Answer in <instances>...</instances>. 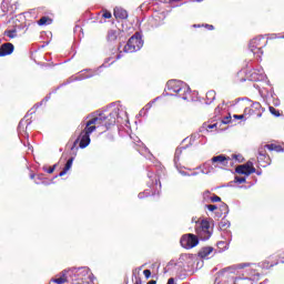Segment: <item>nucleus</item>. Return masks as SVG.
<instances>
[{
  "label": "nucleus",
  "mask_w": 284,
  "mask_h": 284,
  "mask_svg": "<svg viewBox=\"0 0 284 284\" xmlns=\"http://www.w3.org/2000/svg\"><path fill=\"white\" fill-rule=\"evenodd\" d=\"M224 123H227V121H224Z\"/></svg>",
  "instance_id": "79ce46f5"
},
{
  "label": "nucleus",
  "mask_w": 284,
  "mask_h": 284,
  "mask_svg": "<svg viewBox=\"0 0 284 284\" xmlns=\"http://www.w3.org/2000/svg\"><path fill=\"white\" fill-rule=\"evenodd\" d=\"M263 48H267V38L257 36L250 41V50L256 59H262L264 54Z\"/></svg>",
  "instance_id": "f257e3e1"
},
{
  "label": "nucleus",
  "mask_w": 284,
  "mask_h": 284,
  "mask_svg": "<svg viewBox=\"0 0 284 284\" xmlns=\"http://www.w3.org/2000/svg\"><path fill=\"white\" fill-rule=\"evenodd\" d=\"M213 252H214V247L204 246L199 251L197 256L200 258H207L210 256V254H212Z\"/></svg>",
  "instance_id": "4468645a"
},
{
  "label": "nucleus",
  "mask_w": 284,
  "mask_h": 284,
  "mask_svg": "<svg viewBox=\"0 0 284 284\" xmlns=\"http://www.w3.org/2000/svg\"><path fill=\"white\" fill-rule=\"evenodd\" d=\"M202 130H206V132H212V130H219V124L217 123L209 124L207 122H205L202 125Z\"/></svg>",
  "instance_id": "a211bd4d"
},
{
  "label": "nucleus",
  "mask_w": 284,
  "mask_h": 284,
  "mask_svg": "<svg viewBox=\"0 0 284 284\" xmlns=\"http://www.w3.org/2000/svg\"><path fill=\"white\" fill-rule=\"evenodd\" d=\"M245 115L247 119H261L265 109L260 102H253L250 106L245 108Z\"/></svg>",
  "instance_id": "7ed1b4c3"
},
{
  "label": "nucleus",
  "mask_w": 284,
  "mask_h": 284,
  "mask_svg": "<svg viewBox=\"0 0 284 284\" xmlns=\"http://www.w3.org/2000/svg\"><path fill=\"white\" fill-rule=\"evenodd\" d=\"M234 119H247V115H245V109H244V113L243 114H240V115H233Z\"/></svg>",
  "instance_id": "2f4dec72"
},
{
  "label": "nucleus",
  "mask_w": 284,
  "mask_h": 284,
  "mask_svg": "<svg viewBox=\"0 0 284 284\" xmlns=\"http://www.w3.org/2000/svg\"><path fill=\"white\" fill-rule=\"evenodd\" d=\"M268 110H270L271 114H273V116H281V112L278 110H276V108L270 106Z\"/></svg>",
  "instance_id": "5701e85b"
},
{
  "label": "nucleus",
  "mask_w": 284,
  "mask_h": 284,
  "mask_svg": "<svg viewBox=\"0 0 284 284\" xmlns=\"http://www.w3.org/2000/svg\"><path fill=\"white\" fill-rule=\"evenodd\" d=\"M103 19H112V12L105 10L102 14Z\"/></svg>",
  "instance_id": "bb28decb"
},
{
  "label": "nucleus",
  "mask_w": 284,
  "mask_h": 284,
  "mask_svg": "<svg viewBox=\"0 0 284 284\" xmlns=\"http://www.w3.org/2000/svg\"><path fill=\"white\" fill-rule=\"evenodd\" d=\"M111 63H114V60H113V61H111Z\"/></svg>",
  "instance_id": "a19ab883"
},
{
  "label": "nucleus",
  "mask_w": 284,
  "mask_h": 284,
  "mask_svg": "<svg viewBox=\"0 0 284 284\" xmlns=\"http://www.w3.org/2000/svg\"><path fill=\"white\" fill-rule=\"evenodd\" d=\"M168 91L170 94H174L175 97H181L182 99L185 98V88L183 87V83L176 80H171L166 83Z\"/></svg>",
  "instance_id": "20e7f679"
},
{
  "label": "nucleus",
  "mask_w": 284,
  "mask_h": 284,
  "mask_svg": "<svg viewBox=\"0 0 284 284\" xmlns=\"http://www.w3.org/2000/svg\"><path fill=\"white\" fill-rule=\"evenodd\" d=\"M113 14L115 19H128V11L122 8H115Z\"/></svg>",
  "instance_id": "dca6fc26"
},
{
  "label": "nucleus",
  "mask_w": 284,
  "mask_h": 284,
  "mask_svg": "<svg viewBox=\"0 0 284 284\" xmlns=\"http://www.w3.org/2000/svg\"><path fill=\"white\" fill-rule=\"evenodd\" d=\"M201 1H203V0H197V2H201Z\"/></svg>",
  "instance_id": "ea45409f"
},
{
  "label": "nucleus",
  "mask_w": 284,
  "mask_h": 284,
  "mask_svg": "<svg viewBox=\"0 0 284 284\" xmlns=\"http://www.w3.org/2000/svg\"><path fill=\"white\" fill-rule=\"evenodd\" d=\"M232 159H234L239 163H243V155H241V154H233Z\"/></svg>",
  "instance_id": "393cba45"
},
{
  "label": "nucleus",
  "mask_w": 284,
  "mask_h": 284,
  "mask_svg": "<svg viewBox=\"0 0 284 284\" xmlns=\"http://www.w3.org/2000/svg\"><path fill=\"white\" fill-rule=\"evenodd\" d=\"M148 284H156V281L151 280L150 282H148Z\"/></svg>",
  "instance_id": "e433bc0d"
},
{
  "label": "nucleus",
  "mask_w": 284,
  "mask_h": 284,
  "mask_svg": "<svg viewBox=\"0 0 284 284\" xmlns=\"http://www.w3.org/2000/svg\"><path fill=\"white\" fill-rule=\"evenodd\" d=\"M109 41H116V31H110L108 34Z\"/></svg>",
  "instance_id": "b1692460"
},
{
  "label": "nucleus",
  "mask_w": 284,
  "mask_h": 284,
  "mask_svg": "<svg viewBox=\"0 0 284 284\" xmlns=\"http://www.w3.org/2000/svg\"><path fill=\"white\" fill-rule=\"evenodd\" d=\"M134 284H142L141 277L136 278Z\"/></svg>",
  "instance_id": "f704fd0d"
},
{
  "label": "nucleus",
  "mask_w": 284,
  "mask_h": 284,
  "mask_svg": "<svg viewBox=\"0 0 284 284\" xmlns=\"http://www.w3.org/2000/svg\"><path fill=\"white\" fill-rule=\"evenodd\" d=\"M197 234L203 241H207L212 233L210 232V222L207 220H202L200 223V229L197 230Z\"/></svg>",
  "instance_id": "6e6552de"
},
{
  "label": "nucleus",
  "mask_w": 284,
  "mask_h": 284,
  "mask_svg": "<svg viewBox=\"0 0 284 284\" xmlns=\"http://www.w3.org/2000/svg\"><path fill=\"white\" fill-rule=\"evenodd\" d=\"M235 172L237 174H244V176H250V174H254L256 172V168H254V163L248 161L245 164L237 165Z\"/></svg>",
  "instance_id": "0eeeda50"
},
{
  "label": "nucleus",
  "mask_w": 284,
  "mask_h": 284,
  "mask_svg": "<svg viewBox=\"0 0 284 284\" xmlns=\"http://www.w3.org/2000/svg\"><path fill=\"white\" fill-rule=\"evenodd\" d=\"M246 179L243 176H235V183H245Z\"/></svg>",
  "instance_id": "c85d7f7f"
},
{
  "label": "nucleus",
  "mask_w": 284,
  "mask_h": 284,
  "mask_svg": "<svg viewBox=\"0 0 284 284\" xmlns=\"http://www.w3.org/2000/svg\"><path fill=\"white\" fill-rule=\"evenodd\" d=\"M100 118L102 120V128H105L106 130H109L110 125H114V120H110V116L101 113Z\"/></svg>",
  "instance_id": "2eb2a0df"
},
{
  "label": "nucleus",
  "mask_w": 284,
  "mask_h": 284,
  "mask_svg": "<svg viewBox=\"0 0 284 284\" xmlns=\"http://www.w3.org/2000/svg\"><path fill=\"white\" fill-rule=\"evenodd\" d=\"M31 179H34V174H31Z\"/></svg>",
  "instance_id": "58836bf2"
},
{
  "label": "nucleus",
  "mask_w": 284,
  "mask_h": 284,
  "mask_svg": "<svg viewBox=\"0 0 284 284\" xmlns=\"http://www.w3.org/2000/svg\"><path fill=\"white\" fill-rule=\"evenodd\" d=\"M193 28H206V30H214V26L212 24H194Z\"/></svg>",
  "instance_id": "4be33fe9"
},
{
  "label": "nucleus",
  "mask_w": 284,
  "mask_h": 284,
  "mask_svg": "<svg viewBox=\"0 0 284 284\" xmlns=\"http://www.w3.org/2000/svg\"><path fill=\"white\" fill-rule=\"evenodd\" d=\"M38 23L40 26H50V23H52V19H50L49 17H42V18H40Z\"/></svg>",
  "instance_id": "aec40b11"
},
{
  "label": "nucleus",
  "mask_w": 284,
  "mask_h": 284,
  "mask_svg": "<svg viewBox=\"0 0 284 284\" xmlns=\"http://www.w3.org/2000/svg\"><path fill=\"white\" fill-rule=\"evenodd\" d=\"M143 274H144L145 278H150V277L152 276V271H150V270H144V271H143Z\"/></svg>",
  "instance_id": "7c9ffc66"
},
{
  "label": "nucleus",
  "mask_w": 284,
  "mask_h": 284,
  "mask_svg": "<svg viewBox=\"0 0 284 284\" xmlns=\"http://www.w3.org/2000/svg\"><path fill=\"white\" fill-rule=\"evenodd\" d=\"M54 170H57V165L49 168V170H47V172H48V174H53Z\"/></svg>",
  "instance_id": "473e14b6"
},
{
  "label": "nucleus",
  "mask_w": 284,
  "mask_h": 284,
  "mask_svg": "<svg viewBox=\"0 0 284 284\" xmlns=\"http://www.w3.org/2000/svg\"><path fill=\"white\" fill-rule=\"evenodd\" d=\"M12 52H14V44L10 42L1 44L0 57H9V54H12Z\"/></svg>",
  "instance_id": "f8f14e48"
},
{
  "label": "nucleus",
  "mask_w": 284,
  "mask_h": 284,
  "mask_svg": "<svg viewBox=\"0 0 284 284\" xmlns=\"http://www.w3.org/2000/svg\"><path fill=\"white\" fill-rule=\"evenodd\" d=\"M4 36L9 39H17V29L4 31Z\"/></svg>",
  "instance_id": "412c9836"
},
{
  "label": "nucleus",
  "mask_w": 284,
  "mask_h": 284,
  "mask_svg": "<svg viewBox=\"0 0 284 284\" xmlns=\"http://www.w3.org/2000/svg\"><path fill=\"white\" fill-rule=\"evenodd\" d=\"M265 150H270V152H283V146L277 144H266L264 148L258 149L260 159L265 156Z\"/></svg>",
  "instance_id": "9b49d317"
},
{
  "label": "nucleus",
  "mask_w": 284,
  "mask_h": 284,
  "mask_svg": "<svg viewBox=\"0 0 284 284\" xmlns=\"http://www.w3.org/2000/svg\"><path fill=\"white\" fill-rule=\"evenodd\" d=\"M171 3H179L181 0H169Z\"/></svg>",
  "instance_id": "c9c22d12"
},
{
  "label": "nucleus",
  "mask_w": 284,
  "mask_h": 284,
  "mask_svg": "<svg viewBox=\"0 0 284 284\" xmlns=\"http://www.w3.org/2000/svg\"><path fill=\"white\" fill-rule=\"evenodd\" d=\"M181 245L184 250H192L199 245V237L192 233L184 234L180 240Z\"/></svg>",
  "instance_id": "423d86ee"
},
{
  "label": "nucleus",
  "mask_w": 284,
  "mask_h": 284,
  "mask_svg": "<svg viewBox=\"0 0 284 284\" xmlns=\"http://www.w3.org/2000/svg\"><path fill=\"white\" fill-rule=\"evenodd\" d=\"M119 58H120V55H119V54H118V55H115V59H114V61H116Z\"/></svg>",
  "instance_id": "4c0bfd02"
},
{
  "label": "nucleus",
  "mask_w": 284,
  "mask_h": 284,
  "mask_svg": "<svg viewBox=\"0 0 284 284\" xmlns=\"http://www.w3.org/2000/svg\"><path fill=\"white\" fill-rule=\"evenodd\" d=\"M216 99V91L206 92V104L210 105Z\"/></svg>",
  "instance_id": "6ab92c4d"
},
{
  "label": "nucleus",
  "mask_w": 284,
  "mask_h": 284,
  "mask_svg": "<svg viewBox=\"0 0 284 284\" xmlns=\"http://www.w3.org/2000/svg\"><path fill=\"white\" fill-rule=\"evenodd\" d=\"M143 48V39H141V36L139 33H135L132 36L126 44L124 45V52H129L132 54L133 52H139Z\"/></svg>",
  "instance_id": "f03ea898"
},
{
  "label": "nucleus",
  "mask_w": 284,
  "mask_h": 284,
  "mask_svg": "<svg viewBox=\"0 0 284 284\" xmlns=\"http://www.w3.org/2000/svg\"><path fill=\"white\" fill-rule=\"evenodd\" d=\"M206 207H207V210H209L210 212H214L215 210H219V206H216V205H214V204H207Z\"/></svg>",
  "instance_id": "cd10ccee"
},
{
  "label": "nucleus",
  "mask_w": 284,
  "mask_h": 284,
  "mask_svg": "<svg viewBox=\"0 0 284 284\" xmlns=\"http://www.w3.org/2000/svg\"><path fill=\"white\" fill-rule=\"evenodd\" d=\"M211 202L212 203H221V196L213 194V196H211Z\"/></svg>",
  "instance_id": "a878e982"
},
{
  "label": "nucleus",
  "mask_w": 284,
  "mask_h": 284,
  "mask_svg": "<svg viewBox=\"0 0 284 284\" xmlns=\"http://www.w3.org/2000/svg\"><path fill=\"white\" fill-rule=\"evenodd\" d=\"M166 284H175L174 278H173V277H170V278L168 280V283H166Z\"/></svg>",
  "instance_id": "72a5a7b5"
},
{
  "label": "nucleus",
  "mask_w": 284,
  "mask_h": 284,
  "mask_svg": "<svg viewBox=\"0 0 284 284\" xmlns=\"http://www.w3.org/2000/svg\"><path fill=\"white\" fill-rule=\"evenodd\" d=\"M72 163H74V158L67 161L63 170L59 173V176H65V174H68L69 170L72 168Z\"/></svg>",
  "instance_id": "f3484780"
},
{
  "label": "nucleus",
  "mask_w": 284,
  "mask_h": 284,
  "mask_svg": "<svg viewBox=\"0 0 284 284\" xmlns=\"http://www.w3.org/2000/svg\"><path fill=\"white\" fill-rule=\"evenodd\" d=\"M94 132L92 131V128L85 126L83 131H81L80 136L74 141L73 146L71 150H74L77 145H79L80 141V148L83 150L84 148H88L90 145V134Z\"/></svg>",
  "instance_id": "39448f33"
},
{
  "label": "nucleus",
  "mask_w": 284,
  "mask_h": 284,
  "mask_svg": "<svg viewBox=\"0 0 284 284\" xmlns=\"http://www.w3.org/2000/svg\"><path fill=\"white\" fill-rule=\"evenodd\" d=\"M101 120V114L99 116L92 118L91 120H89L85 124V126L91 128L92 132H94V130H97V128H103Z\"/></svg>",
  "instance_id": "ddd939ff"
},
{
  "label": "nucleus",
  "mask_w": 284,
  "mask_h": 284,
  "mask_svg": "<svg viewBox=\"0 0 284 284\" xmlns=\"http://www.w3.org/2000/svg\"><path fill=\"white\" fill-rule=\"evenodd\" d=\"M182 153H183V148H178L175 150V159H179V156H181Z\"/></svg>",
  "instance_id": "c756f323"
},
{
  "label": "nucleus",
  "mask_w": 284,
  "mask_h": 284,
  "mask_svg": "<svg viewBox=\"0 0 284 284\" xmlns=\"http://www.w3.org/2000/svg\"><path fill=\"white\" fill-rule=\"evenodd\" d=\"M68 274H72V268L63 270L62 272H60L54 278H51V283H57V284L68 283L69 282Z\"/></svg>",
  "instance_id": "9d476101"
},
{
  "label": "nucleus",
  "mask_w": 284,
  "mask_h": 284,
  "mask_svg": "<svg viewBox=\"0 0 284 284\" xmlns=\"http://www.w3.org/2000/svg\"><path fill=\"white\" fill-rule=\"evenodd\" d=\"M230 161H232V158L223 154L213 156L211 159V163H213V165L216 164L215 168H219V165L220 168H227V165H230Z\"/></svg>",
  "instance_id": "1a4fd4ad"
}]
</instances>
